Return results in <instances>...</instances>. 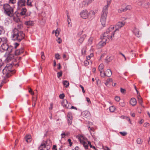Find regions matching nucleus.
<instances>
[{
	"label": "nucleus",
	"mask_w": 150,
	"mask_h": 150,
	"mask_svg": "<svg viewBox=\"0 0 150 150\" xmlns=\"http://www.w3.org/2000/svg\"><path fill=\"white\" fill-rule=\"evenodd\" d=\"M113 26H111L106 30L105 32L104 33L102 36H101V38L103 41L108 42L109 39H112L114 37L115 31L114 30Z\"/></svg>",
	"instance_id": "obj_1"
},
{
	"label": "nucleus",
	"mask_w": 150,
	"mask_h": 150,
	"mask_svg": "<svg viewBox=\"0 0 150 150\" xmlns=\"http://www.w3.org/2000/svg\"><path fill=\"white\" fill-rule=\"evenodd\" d=\"M12 39L20 41L24 38L25 34L23 32L20 31L16 28H14L11 33Z\"/></svg>",
	"instance_id": "obj_2"
},
{
	"label": "nucleus",
	"mask_w": 150,
	"mask_h": 150,
	"mask_svg": "<svg viewBox=\"0 0 150 150\" xmlns=\"http://www.w3.org/2000/svg\"><path fill=\"white\" fill-rule=\"evenodd\" d=\"M109 6H105L102 11V13L100 18V21L102 25L103 26H105L106 18L107 16L108 8Z\"/></svg>",
	"instance_id": "obj_3"
},
{
	"label": "nucleus",
	"mask_w": 150,
	"mask_h": 150,
	"mask_svg": "<svg viewBox=\"0 0 150 150\" xmlns=\"http://www.w3.org/2000/svg\"><path fill=\"white\" fill-rule=\"evenodd\" d=\"M3 9L4 13L8 16L11 17L13 16V8L8 4H6L4 5Z\"/></svg>",
	"instance_id": "obj_4"
},
{
	"label": "nucleus",
	"mask_w": 150,
	"mask_h": 150,
	"mask_svg": "<svg viewBox=\"0 0 150 150\" xmlns=\"http://www.w3.org/2000/svg\"><path fill=\"white\" fill-rule=\"evenodd\" d=\"M51 142L50 140L47 139L46 141H43L39 147V150H49L50 148Z\"/></svg>",
	"instance_id": "obj_5"
},
{
	"label": "nucleus",
	"mask_w": 150,
	"mask_h": 150,
	"mask_svg": "<svg viewBox=\"0 0 150 150\" xmlns=\"http://www.w3.org/2000/svg\"><path fill=\"white\" fill-rule=\"evenodd\" d=\"M13 65L11 64H8L3 70V73L5 76L8 77L11 76L12 73L11 68Z\"/></svg>",
	"instance_id": "obj_6"
},
{
	"label": "nucleus",
	"mask_w": 150,
	"mask_h": 150,
	"mask_svg": "<svg viewBox=\"0 0 150 150\" xmlns=\"http://www.w3.org/2000/svg\"><path fill=\"white\" fill-rule=\"evenodd\" d=\"M87 10L86 9L82 11L80 13L81 17L84 19H86L88 18L89 19H91V17L89 18Z\"/></svg>",
	"instance_id": "obj_7"
},
{
	"label": "nucleus",
	"mask_w": 150,
	"mask_h": 150,
	"mask_svg": "<svg viewBox=\"0 0 150 150\" xmlns=\"http://www.w3.org/2000/svg\"><path fill=\"white\" fill-rule=\"evenodd\" d=\"M125 21L124 20L120 21L117 23L115 25L116 29L115 30H114L115 32L117 30H118L120 28L125 25Z\"/></svg>",
	"instance_id": "obj_8"
},
{
	"label": "nucleus",
	"mask_w": 150,
	"mask_h": 150,
	"mask_svg": "<svg viewBox=\"0 0 150 150\" xmlns=\"http://www.w3.org/2000/svg\"><path fill=\"white\" fill-rule=\"evenodd\" d=\"M112 73L111 70L110 69H107L105 72H103L100 75L101 77H104L105 76L110 77L112 75Z\"/></svg>",
	"instance_id": "obj_9"
},
{
	"label": "nucleus",
	"mask_w": 150,
	"mask_h": 150,
	"mask_svg": "<svg viewBox=\"0 0 150 150\" xmlns=\"http://www.w3.org/2000/svg\"><path fill=\"white\" fill-rule=\"evenodd\" d=\"M25 2L26 1L25 0H20L18 1L17 3L18 10L20 9L21 7L25 6Z\"/></svg>",
	"instance_id": "obj_10"
},
{
	"label": "nucleus",
	"mask_w": 150,
	"mask_h": 150,
	"mask_svg": "<svg viewBox=\"0 0 150 150\" xmlns=\"http://www.w3.org/2000/svg\"><path fill=\"white\" fill-rule=\"evenodd\" d=\"M67 120L68 125H70L72 123V114L71 112H69L67 115Z\"/></svg>",
	"instance_id": "obj_11"
},
{
	"label": "nucleus",
	"mask_w": 150,
	"mask_h": 150,
	"mask_svg": "<svg viewBox=\"0 0 150 150\" xmlns=\"http://www.w3.org/2000/svg\"><path fill=\"white\" fill-rule=\"evenodd\" d=\"M3 39H4L5 40L4 43H3L1 47V48L4 51H6L7 50V48H8V45L6 44V39L5 38H3Z\"/></svg>",
	"instance_id": "obj_12"
},
{
	"label": "nucleus",
	"mask_w": 150,
	"mask_h": 150,
	"mask_svg": "<svg viewBox=\"0 0 150 150\" xmlns=\"http://www.w3.org/2000/svg\"><path fill=\"white\" fill-rule=\"evenodd\" d=\"M82 115L83 117L87 119H89L90 118V113L88 111H85L82 112Z\"/></svg>",
	"instance_id": "obj_13"
},
{
	"label": "nucleus",
	"mask_w": 150,
	"mask_h": 150,
	"mask_svg": "<svg viewBox=\"0 0 150 150\" xmlns=\"http://www.w3.org/2000/svg\"><path fill=\"white\" fill-rule=\"evenodd\" d=\"M129 103L132 106H135L137 103L136 100L134 98H131L130 100Z\"/></svg>",
	"instance_id": "obj_14"
},
{
	"label": "nucleus",
	"mask_w": 150,
	"mask_h": 150,
	"mask_svg": "<svg viewBox=\"0 0 150 150\" xmlns=\"http://www.w3.org/2000/svg\"><path fill=\"white\" fill-rule=\"evenodd\" d=\"M23 52V49L21 48L20 49H18L15 52V54L16 55H18Z\"/></svg>",
	"instance_id": "obj_15"
},
{
	"label": "nucleus",
	"mask_w": 150,
	"mask_h": 150,
	"mask_svg": "<svg viewBox=\"0 0 150 150\" xmlns=\"http://www.w3.org/2000/svg\"><path fill=\"white\" fill-rule=\"evenodd\" d=\"M62 104L64 107H65L67 108H69V105L68 103V102L67 100H64L62 101Z\"/></svg>",
	"instance_id": "obj_16"
},
{
	"label": "nucleus",
	"mask_w": 150,
	"mask_h": 150,
	"mask_svg": "<svg viewBox=\"0 0 150 150\" xmlns=\"http://www.w3.org/2000/svg\"><path fill=\"white\" fill-rule=\"evenodd\" d=\"M78 139L81 144H82L83 142H84L86 141V140H87L86 139L81 135H80Z\"/></svg>",
	"instance_id": "obj_17"
},
{
	"label": "nucleus",
	"mask_w": 150,
	"mask_h": 150,
	"mask_svg": "<svg viewBox=\"0 0 150 150\" xmlns=\"http://www.w3.org/2000/svg\"><path fill=\"white\" fill-rule=\"evenodd\" d=\"M14 57L13 55L12 54H9L8 55L7 57L6 61L8 62H9Z\"/></svg>",
	"instance_id": "obj_18"
},
{
	"label": "nucleus",
	"mask_w": 150,
	"mask_h": 150,
	"mask_svg": "<svg viewBox=\"0 0 150 150\" xmlns=\"http://www.w3.org/2000/svg\"><path fill=\"white\" fill-rule=\"evenodd\" d=\"M86 36V35H83L79 38L78 41L79 44H81L82 43L84 40V38Z\"/></svg>",
	"instance_id": "obj_19"
},
{
	"label": "nucleus",
	"mask_w": 150,
	"mask_h": 150,
	"mask_svg": "<svg viewBox=\"0 0 150 150\" xmlns=\"http://www.w3.org/2000/svg\"><path fill=\"white\" fill-rule=\"evenodd\" d=\"M60 29L58 28L55 30H53L52 32V33L53 34L54 33H55V36L57 37L59 35L60 33Z\"/></svg>",
	"instance_id": "obj_20"
},
{
	"label": "nucleus",
	"mask_w": 150,
	"mask_h": 150,
	"mask_svg": "<svg viewBox=\"0 0 150 150\" xmlns=\"http://www.w3.org/2000/svg\"><path fill=\"white\" fill-rule=\"evenodd\" d=\"M130 7L129 5L125 7V8H121L119 9L118 10V12L119 13H121L123 11H126L128 9V7Z\"/></svg>",
	"instance_id": "obj_21"
},
{
	"label": "nucleus",
	"mask_w": 150,
	"mask_h": 150,
	"mask_svg": "<svg viewBox=\"0 0 150 150\" xmlns=\"http://www.w3.org/2000/svg\"><path fill=\"white\" fill-rule=\"evenodd\" d=\"M25 24L27 26H30L33 25V22L32 21H25Z\"/></svg>",
	"instance_id": "obj_22"
},
{
	"label": "nucleus",
	"mask_w": 150,
	"mask_h": 150,
	"mask_svg": "<svg viewBox=\"0 0 150 150\" xmlns=\"http://www.w3.org/2000/svg\"><path fill=\"white\" fill-rule=\"evenodd\" d=\"M104 68V66L103 64H100L98 67V69L99 71H100V75L102 74L103 73V70Z\"/></svg>",
	"instance_id": "obj_23"
},
{
	"label": "nucleus",
	"mask_w": 150,
	"mask_h": 150,
	"mask_svg": "<svg viewBox=\"0 0 150 150\" xmlns=\"http://www.w3.org/2000/svg\"><path fill=\"white\" fill-rule=\"evenodd\" d=\"M133 32L137 36V37H139V31L138 29L135 28L133 30Z\"/></svg>",
	"instance_id": "obj_24"
},
{
	"label": "nucleus",
	"mask_w": 150,
	"mask_h": 150,
	"mask_svg": "<svg viewBox=\"0 0 150 150\" xmlns=\"http://www.w3.org/2000/svg\"><path fill=\"white\" fill-rule=\"evenodd\" d=\"M16 25L17 28L21 29L23 28L22 22L21 21L16 23Z\"/></svg>",
	"instance_id": "obj_25"
},
{
	"label": "nucleus",
	"mask_w": 150,
	"mask_h": 150,
	"mask_svg": "<svg viewBox=\"0 0 150 150\" xmlns=\"http://www.w3.org/2000/svg\"><path fill=\"white\" fill-rule=\"evenodd\" d=\"M67 22H68V27H71V20L69 16V14H67Z\"/></svg>",
	"instance_id": "obj_26"
},
{
	"label": "nucleus",
	"mask_w": 150,
	"mask_h": 150,
	"mask_svg": "<svg viewBox=\"0 0 150 150\" xmlns=\"http://www.w3.org/2000/svg\"><path fill=\"white\" fill-rule=\"evenodd\" d=\"M88 4L86 0L85 1H83L80 4V6L81 7H83L85 6H87Z\"/></svg>",
	"instance_id": "obj_27"
},
{
	"label": "nucleus",
	"mask_w": 150,
	"mask_h": 150,
	"mask_svg": "<svg viewBox=\"0 0 150 150\" xmlns=\"http://www.w3.org/2000/svg\"><path fill=\"white\" fill-rule=\"evenodd\" d=\"M88 141L87 140H86V141L84 142H83L81 144L82 145H83L84 147L86 149H88Z\"/></svg>",
	"instance_id": "obj_28"
},
{
	"label": "nucleus",
	"mask_w": 150,
	"mask_h": 150,
	"mask_svg": "<svg viewBox=\"0 0 150 150\" xmlns=\"http://www.w3.org/2000/svg\"><path fill=\"white\" fill-rule=\"evenodd\" d=\"M63 85L65 86L66 88H67L69 85V82L65 80L64 81H63Z\"/></svg>",
	"instance_id": "obj_29"
},
{
	"label": "nucleus",
	"mask_w": 150,
	"mask_h": 150,
	"mask_svg": "<svg viewBox=\"0 0 150 150\" xmlns=\"http://www.w3.org/2000/svg\"><path fill=\"white\" fill-rule=\"evenodd\" d=\"M144 1H143L139 0L137 1V3L138 5L142 7L143 4H144Z\"/></svg>",
	"instance_id": "obj_30"
},
{
	"label": "nucleus",
	"mask_w": 150,
	"mask_h": 150,
	"mask_svg": "<svg viewBox=\"0 0 150 150\" xmlns=\"http://www.w3.org/2000/svg\"><path fill=\"white\" fill-rule=\"evenodd\" d=\"M26 11L27 10L25 8H23L21 9V11L20 13V14L22 15H24L25 14Z\"/></svg>",
	"instance_id": "obj_31"
},
{
	"label": "nucleus",
	"mask_w": 150,
	"mask_h": 150,
	"mask_svg": "<svg viewBox=\"0 0 150 150\" xmlns=\"http://www.w3.org/2000/svg\"><path fill=\"white\" fill-rule=\"evenodd\" d=\"M25 139L27 142H30L31 141V136L30 135H28L26 136Z\"/></svg>",
	"instance_id": "obj_32"
},
{
	"label": "nucleus",
	"mask_w": 150,
	"mask_h": 150,
	"mask_svg": "<svg viewBox=\"0 0 150 150\" xmlns=\"http://www.w3.org/2000/svg\"><path fill=\"white\" fill-rule=\"evenodd\" d=\"M13 49V48L12 46H8V48H7V50H6V51L8 52L10 54V53H11L12 50Z\"/></svg>",
	"instance_id": "obj_33"
},
{
	"label": "nucleus",
	"mask_w": 150,
	"mask_h": 150,
	"mask_svg": "<svg viewBox=\"0 0 150 150\" xmlns=\"http://www.w3.org/2000/svg\"><path fill=\"white\" fill-rule=\"evenodd\" d=\"M111 60L112 59L111 58V57L109 55L106 57L105 61L106 62L108 63L111 61Z\"/></svg>",
	"instance_id": "obj_34"
},
{
	"label": "nucleus",
	"mask_w": 150,
	"mask_h": 150,
	"mask_svg": "<svg viewBox=\"0 0 150 150\" xmlns=\"http://www.w3.org/2000/svg\"><path fill=\"white\" fill-rule=\"evenodd\" d=\"M149 2L145 3L144 1V4H143V6L142 7L146 8H148L149 7Z\"/></svg>",
	"instance_id": "obj_35"
},
{
	"label": "nucleus",
	"mask_w": 150,
	"mask_h": 150,
	"mask_svg": "<svg viewBox=\"0 0 150 150\" xmlns=\"http://www.w3.org/2000/svg\"><path fill=\"white\" fill-rule=\"evenodd\" d=\"M13 19L15 22H16V23H18L21 21L19 18L17 16H13Z\"/></svg>",
	"instance_id": "obj_36"
},
{
	"label": "nucleus",
	"mask_w": 150,
	"mask_h": 150,
	"mask_svg": "<svg viewBox=\"0 0 150 150\" xmlns=\"http://www.w3.org/2000/svg\"><path fill=\"white\" fill-rule=\"evenodd\" d=\"M94 38L93 37H90L88 40V44L89 45H91L94 41Z\"/></svg>",
	"instance_id": "obj_37"
},
{
	"label": "nucleus",
	"mask_w": 150,
	"mask_h": 150,
	"mask_svg": "<svg viewBox=\"0 0 150 150\" xmlns=\"http://www.w3.org/2000/svg\"><path fill=\"white\" fill-rule=\"evenodd\" d=\"M106 42H103V40H102L101 41H100L98 43V45H99L100 46V47H101L105 45Z\"/></svg>",
	"instance_id": "obj_38"
},
{
	"label": "nucleus",
	"mask_w": 150,
	"mask_h": 150,
	"mask_svg": "<svg viewBox=\"0 0 150 150\" xmlns=\"http://www.w3.org/2000/svg\"><path fill=\"white\" fill-rule=\"evenodd\" d=\"M137 98L138 100V102L140 105H142V98L141 97L140 95L137 96Z\"/></svg>",
	"instance_id": "obj_39"
},
{
	"label": "nucleus",
	"mask_w": 150,
	"mask_h": 150,
	"mask_svg": "<svg viewBox=\"0 0 150 150\" xmlns=\"http://www.w3.org/2000/svg\"><path fill=\"white\" fill-rule=\"evenodd\" d=\"M112 80L111 78H109L106 81L105 83V84L106 86H107L110 82H112Z\"/></svg>",
	"instance_id": "obj_40"
},
{
	"label": "nucleus",
	"mask_w": 150,
	"mask_h": 150,
	"mask_svg": "<svg viewBox=\"0 0 150 150\" xmlns=\"http://www.w3.org/2000/svg\"><path fill=\"white\" fill-rule=\"evenodd\" d=\"M110 111L111 112H113L115 110V108L113 106H112L109 108Z\"/></svg>",
	"instance_id": "obj_41"
},
{
	"label": "nucleus",
	"mask_w": 150,
	"mask_h": 150,
	"mask_svg": "<svg viewBox=\"0 0 150 150\" xmlns=\"http://www.w3.org/2000/svg\"><path fill=\"white\" fill-rule=\"evenodd\" d=\"M4 21L5 24L6 25H8L9 23V19L8 18H6Z\"/></svg>",
	"instance_id": "obj_42"
},
{
	"label": "nucleus",
	"mask_w": 150,
	"mask_h": 150,
	"mask_svg": "<svg viewBox=\"0 0 150 150\" xmlns=\"http://www.w3.org/2000/svg\"><path fill=\"white\" fill-rule=\"evenodd\" d=\"M142 140L140 138H138L137 140V144H140L142 143Z\"/></svg>",
	"instance_id": "obj_43"
},
{
	"label": "nucleus",
	"mask_w": 150,
	"mask_h": 150,
	"mask_svg": "<svg viewBox=\"0 0 150 150\" xmlns=\"http://www.w3.org/2000/svg\"><path fill=\"white\" fill-rule=\"evenodd\" d=\"M31 0H27V4L28 6H32Z\"/></svg>",
	"instance_id": "obj_44"
},
{
	"label": "nucleus",
	"mask_w": 150,
	"mask_h": 150,
	"mask_svg": "<svg viewBox=\"0 0 150 150\" xmlns=\"http://www.w3.org/2000/svg\"><path fill=\"white\" fill-rule=\"evenodd\" d=\"M96 14V12L93 11H91L88 13L89 14H91L93 18L94 17L95 15Z\"/></svg>",
	"instance_id": "obj_45"
},
{
	"label": "nucleus",
	"mask_w": 150,
	"mask_h": 150,
	"mask_svg": "<svg viewBox=\"0 0 150 150\" xmlns=\"http://www.w3.org/2000/svg\"><path fill=\"white\" fill-rule=\"evenodd\" d=\"M41 58L42 60H44L45 59V57L44 54L43 52H42L41 53Z\"/></svg>",
	"instance_id": "obj_46"
},
{
	"label": "nucleus",
	"mask_w": 150,
	"mask_h": 150,
	"mask_svg": "<svg viewBox=\"0 0 150 150\" xmlns=\"http://www.w3.org/2000/svg\"><path fill=\"white\" fill-rule=\"evenodd\" d=\"M55 58L57 59H60V55L59 54H56L55 55Z\"/></svg>",
	"instance_id": "obj_47"
},
{
	"label": "nucleus",
	"mask_w": 150,
	"mask_h": 150,
	"mask_svg": "<svg viewBox=\"0 0 150 150\" xmlns=\"http://www.w3.org/2000/svg\"><path fill=\"white\" fill-rule=\"evenodd\" d=\"M107 4L106 5L109 6L111 2V0H106Z\"/></svg>",
	"instance_id": "obj_48"
},
{
	"label": "nucleus",
	"mask_w": 150,
	"mask_h": 150,
	"mask_svg": "<svg viewBox=\"0 0 150 150\" xmlns=\"http://www.w3.org/2000/svg\"><path fill=\"white\" fill-rule=\"evenodd\" d=\"M69 56H67L65 54H63V58L65 60H67L69 59Z\"/></svg>",
	"instance_id": "obj_49"
},
{
	"label": "nucleus",
	"mask_w": 150,
	"mask_h": 150,
	"mask_svg": "<svg viewBox=\"0 0 150 150\" xmlns=\"http://www.w3.org/2000/svg\"><path fill=\"white\" fill-rule=\"evenodd\" d=\"M62 71H61L60 72H58L57 73V76L58 78H59V77L61 76L62 75Z\"/></svg>",
	"instance_id": "obj_50"
},
{
	"label": "nucleus",
	"mask_w": 150,
	"mask_h": 150,
	"mask_svg": "<svg viewBox=\"0 0 150 150\" xmlns=\"http://www.w3.org/2000/svg\"><path fill=\"white\" fill-rule=\"evenodd\" d=\"M93 54H91L89 56L87 57H86L87 60H89L91 57H93Z\"/></svg>",
	"instance_id": "obj_51"
},
{
	"label": "nucleus",
	"mask_w": 150,
	"mask_h": 150,
	"mask_svg": "<svg viewBox=\"0 0 150 150\" xmlns=\"http://www.w3.org/2000/svg\"><path fill=\"white\" fill-rule=\"evenodd\" d=\"M82 53L83 54H85L86 52V48L85 47H83L81 50Z\"/></svg>",
	"instance_id": "obj_52"
},
{
	"label": "nucleus",
	"mask_w": 150,
	"mask_h": 150,
	"mask_svg": "<svg viewBox=\"0 0 150 150\" xmlns=\"http://www.w3.org/2000/svg\"><path fill=\"white\" fill-rule=\"evenodd\" d=\"M120 133L123 136H125L127 134V133L126 132H120Z\"/></svg>",
	"instance_id": "obj_53"
},
{
	"label": "nucleus",
	"mask_w": 150,
	"mask_h": 150,
	"mask_svg": "<svg viewBox=\"0 0 150 150\" xmlns=\"http://www.w3.org/2000/svg\"><path fill=\"white\" fill-rule=\"evenodd\" d=\"M56 40L57 42L59 43H60L62 42V40L60 38H57V39H56Z\"/></svg>",
	"instance_id": "obj_54"
},
{
	"label": "nucleus",
	"mask_w": 150,
	"mask_h": 150,
	"mask_svg": "<svg viewBox=\"0 0 150 150\" xmlns=\"http://www.w3.org/2000/svg\"><path fill=\"white\" fill-rule=\"evenodd\" d=\"M28 91L32 95H34V93L33 91L32 90L31 88H29Z\"/></svg>",
	"instance_id": "obj_55"
},
{
	"label": "nucleus",
	"mask_w": 150,
	"mask_h": 150,
	"mask_svg": "<svg viewBox=\"0 0 150 150\" xmlns=\"http://www.w3.org/2000/svg\"><path fill=\"white\" fill-rule=\"evenodd\" d=\"M68 142H69V146H71L72 145V142H71V140L70 139H68V140H67Z\"/></svg>",
	"instance_id": "obj_56"
},
{
	"label": "nucleus",
	"mask_w": 150,
	"mask_h": 150,
	"mask_svg": "<svg viewBox=\"0 0 150 150\" xmlns=\"http://www.w3.org/2000/svg\"><path fill=\"white\" fill-rule=\"evenodd\" d=\"M94 0H86L88 5L91 3Z\"/></svg>",
	"instance_id": "obj_57"
},
{
	"label": "nucleus",
	"mask_w": 150,
	"mask_h": 150,
	"mask_svg": "<svg viewBox=\"0 0 150 150\" xmlns=\"http://www.w3.org/2000/svg\"><path fill=\"white\" fill-rule=\"evenodd\" d=\"M88 145H89V146H90L91 148H93L94 149H95V147L94 146H92L91 145V142H88Z\"/></svg>",
	"instance_id": "obj_58"
},
{
	"label": "nucleus",
	"mask_w": 150,
	"mask_h": 150,
	"mask_svg": "<svg viewBox=\"0 0 150 150\" xmlns=\"http://www.w3.org/2000/svg\"><path fill=\"white\" fill-rule=\"evenodd\" d=\"M64 97V94H62L59 95V97L60 99H63Z\"/></svg>",
	"instance_id": "obj_59"
},
{
	"label": "nucleus",
	"mask_w": 150,
	"mask_h": 150,
	"mask_svg": "<svg viewBox=\"0 0 150 150\" xmlns=\"http://www.w3.org/2000/svg\"><path fill=\"white\" fill-rule=\"evenodd\" d=\"M115 100L117 102H119L120 100V98L118 96H116L115 98Z\"/></svg>",
	"instance_id": "obj_60"
},
{
	"label": "nucleus",
	"mask_w": 150,
	"mask_h": 150,
	"mask_svg": "<svg viewBox=\"0 0 150 150\" xmlns=\"http://www.w3.org/2000/svg\"><path fill=\"white\" fill-rule=\"evenodd\" d=\"M86 101L89 104H91V101H90L89 98L88 97H86Z\"/></svg>",
	"instance_id": "obj_61"
},
{
	"label": "nucleus",
	"mask_w": 150,
	"mask_h": 150,
	"mask_svg": "<svg viewBox=\"0 0 150 150\" xmlns=\"http://www.w3.org/2000/svg\"><path fill=\"white\" fill-rule=\"evenodd\" d=\"M149 123L146 122L144 123V126L145 127H147L149 126Z\"/></svg>",
	"instance_id": "obj_62"
},
{
	"label": "nucleus",
	"mask_w": 150,
	"mask_h": 150,
	"mask_svg": "<svg viewBox=\"0 0 150 150\" xmlns=\"http://www.w3.org/2000/svg\"><path fill=\"white\" fill-rule=\"evenodd\" d=\"M89 62L87 60H86L84 61V64L85 66H87L89 64Z\"/></svg>",
	"instance_id": "obj_63"
},
{
	"label": "nucleus",
	"mask_w": 150,
	"mask_h": 150,
	"mask_svg": "<svg viewBox=\"0 0 150 150\" xmlns=\"http://www.w3.org/2000/svg\"><path fill=\"white\" fill-rule=\"evenodd\" d=\"M103 148L104 150H110L109 148L107 146H103Z\"/></svg>",
	"instance_id": "obj_64"
}]
</instances>
